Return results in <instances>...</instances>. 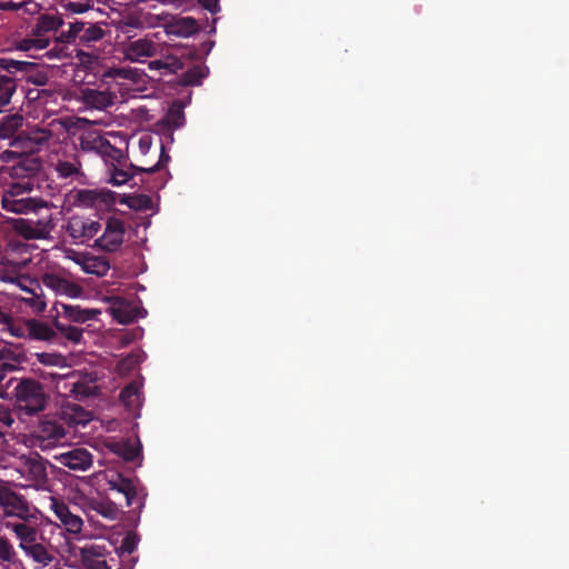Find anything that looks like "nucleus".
Returning <instances> with one entry per match:
<instances>
[{"mask_svg": "<svg viewBox=\"0 0 569 569\" xmlns=\"http://www.w3.org/2000/svg\"><path fill=\"white\" fill-rule=\"evenodd\" d=\"M31 262V252L29 246L19 239H9L3 254L1 257L0 280L6 282L17 283L23 291L31 293L30 298H26L28 302L37 312L46 309L44 300L39 297L32 289L27 288L23 282L29 278H20L19 271L26 268Z\"/></svg>", "mask_w": 569, "mask_h": 569, "instance_id": "1", "label": "nucleus"}, {"mask_svg": "<svg viewBox=\"0 0 569 569\" xmlns=\"http://www.w3.org/2000/svg\"><path fill=\"white\" fill-rule=\"evenodd\" d=\"M139 73L136 69L130 68H109L101 76V82L107 84L103 90L84 88L81 90V101L89 108L97 110H106L117 101V92L122 91V82L119 80L136 81Z\"/></svg>", "mask_w": 569, "mask_h": 569, "instance_id": "2", "label": "nucleus"}, {"mask_svg": "<svg viewBox=\"0 0 569 569\" xmlns=\"http://www.w3.org/2000/svg\"><path fill=\"white\" fill-rule=\"evenodd\" d=\"M30 191V182L12 183L2 196L1 207L17 214H38L40 219L36 222L31 221V224L40 227L39 231H43L47 229L46 226L49 221V203L40 198L26 197L18 199V196L26 194ZM28 223H30V221Z\"/></svg>", "mask_w": 569, "mask_h": 569, "instance_id": "3", "label": "nucleus"}, {"mask_svg": "<svg viewBox=\"0 0 569 569\" xmlns=\"http://www.w3.org/2000/svg\"><path fill=\"white\" fill-rule=\"evenodd\" d=\"M16 406L26 416H33L46 409L48 396L42 385L31 378L20 380L14 387Z\"/></svg>", "mask_w": 569, "mask_h": 569, "instance_id": "4", "label": "nucleus"}, {"mask_svg": "<svg viewBox=\"0 0 569 569\" xmlns=\"http://www.w3.org/2000/svg\"><path fill=\"white\" fill-rule=\"evenodd\" d=\"M0 505L4 508L8 517L16 516L20 519L12 523L14 533H36L34 528L26 523V519L31 516L29 502L4 482H0Z\"/></svg>", "mask_w": 569, "mask_h": 569, "instance_id": "5", "label": "nucleus"}, {"mask_svg": "<svg viewBox=\"0 0 569 569\" xmlns=\"http://www.w3.org/2000/svg\"><path fill=\"white\" fill-rule=\"evenodd\" d=\"M57 389L60 393L73 397L78 401L97 396L99 391L96 373H81L78 371L67 376H59Z\"/></svg>", "mask_w": 569, "mask_h": 569, "instance_id": "6", "label": "nucleus"}, {"mask_svg": "<svg viewBox=\"0 0 569 569\" xmlns=\"http://www.w3.org/2000/svg\"><path fill=\"white\" fill-rule=\"evenodd\" d=\"M26 218H4L0 217V224L6 229H12L17 232L18 236L23 237L24 239H46L49 237L51 230L53 229V219H52V208L49 204V221L46 226V230L39 231L38 226L28 223L29 221H37L39 218L36 213L26 214Z\"/></svg>", "mask_w": 569, "mask_h": 569, "instance_id": "7", "label": "nucleus"}, {"mask_svg": "<svg viewBox=\"0 0 569 569\" xmlns=\"http://www.w3.org/2000/svg\"><path fill=\"white\" fill-rule=\"evenodd\" d=\"M104 37V31L97 24L89 22H70L67 31L62 30L59 41L68 44L91 47Z\"/></svg>", "mask_w": 569, "mask_h": 569, "instance_id": "8", "label": "nucleus"}, {"mask_svg": "<svg viewBox=\"0 0 569 569\" xmlns=\"http://www.w3.org/2000/svg\"><path fill=\"white\" fill-rule=\"evenodd\" d=\"M47 460L40 456L29 457L20 462L18 469L21 477L28 482L24 487L50 491V480L47 472Z\"/></svg>", "mask_w": 569, "mask_h": 569, "instance_id": "9", "label": "nucleus"}, {"mask_svg": "<svg viewBox=\"0 0 569 569\" xmlns=\"http://www.w3.org/2000/svg\"><path fill=\"white\" fill-rule=\"evenodd\" d=\"M34 437L40 447L46 449L60 442L66 437V429L62 417L46 415L34 429Z\"/></svg>", "mask_w": 569, "mask_h": 569, "instance_id": "10", "label": "nucleus"}, {"mask_svg": "<svg viewBox=\"0 0 569 569\" xmlns=\"http://www.w3.org/2000/svg\"><path fill=\"white\" fill-rule=\"evenodd\" d=\"M101 230V223L83 216H72L68 219L66 231L73 243H86Z\"/></svg>", "mask_w": 569, "mask_h": 569, "instance_id": "11", "label": "nucleus"}, {"mask_svg": "<svg viewBox=\"0 0 569 569\" xmlns=\"http://www.w3.org/2000/svg\"><path fill=\"white\" fill-rule=\"evenodd\" d=\"M126 233L124 223L116 217L108 219L104 232L94 241L96 248L106 252H116L123 243Z\"/></svg>", "mask_w": 569, "mask_h": 569, "instance_id": "12", "label": "nucleus"}, {"mask_svg": "<svg viewBox=\"0 0 569 569\" xmlns=\"http://www.w3.org/2000/svg\"><path fill=\"white\" fill-rule=\"evenodd\" d=\"M76 207H110L116 202V193L104 189H79L72 193Z\"/></svg>", "mask_w": 569, "mask_h": 569, "instance_id": "13", "label": "nucleus"}, {"mask_svg": "<svg viewBox=\"0 0 569 569\" xmlns=\"http://www.w3.org/2000/svg\"><path fill=\"white\" fill-rule=\"evenodd\" d=\"M42 283L54 291L57 295H64L69 298H78L82 295L83 289L78 283L69 280L67 277L49 272L42 276Z\"/></svg>", "mask_w": 569, "mask_h": 569, "instance_id": "14", "label": "nucleus"}, {"mask_svg": "<svg viewBox=\"0 0 569 569\" xmlns=\"http://www.w3.org/2000/svg\"><path fill=\"white\" fill-rule=\"evenodd\" d=\"M52 137L51 130L33 127L27 131H21L12 144L21 143L26 151L34 152L48 143Z\"/></svg>", "mask_w": 569, "mask_h": 569, "instance_id": "15", "label": "nucleus"}, {"mask_svg": "<svg viewBox=\"0 0 569 569\" xmlns=\"http://www.w3.org/2000/svg\"><path fill=\"white\" fill-rule=\"evenodd\" d=\"M50 508L66 528V533H81L82 519L72 513L63 501L50 496Z\"/></svg>", "mask_w": 569, "mask_h": 569, "instance_id": "16", "label": "nucleus"}, {"mask_svg": "<svg viewBox=\"0 0 569 569\" xmlns=\"http://www.w3.org/2000/svg\"><path fill=\"white\" fill-rule=\"evenodd\" d=\"M53 309L56 310V317H61L69 320L70 322L84 323L91 319H94L100 311L97 309H86L78 305H67L63 302H56Z\"/></svg>", "mask_w": 569, "mask_h": 569, "instance_id": "17", "label": "nucleus"}, {"mask_svg": "<svg viewBox=\"0 0 569 569\" xmlns=\"http://www.w3.org/2000/svg\"><path fill=\"white\" fill-rule=\"evenodd\" d=\"M107 550L101 546L79 548V558L83 569H111L106 560Z\"/></svg>", "mask_w": 569, "mask_h": 569, "instance_id": "18", "label": "nucleus"}, {"mask_svg": "<svg viewBox=\"0 0 569 569\" xmlns=\"http://www.w3.org/2000/svg\"><path fill=\"white\" fill-rule=\"evenodd\" d=\"M61 465L72 470H87L92 465V455L84 448H76L60 453Z\"/></svg>", "mask_w": 569, "mask_h": 569, "instance_id": "19", "label": "nucleus"}, {"mask_svg": "<svg viewBox=\"0 0 569 569\" xmlns=\"http://www.w3.org/2000/svg\"><path fill=\"white\" fill-rule=\"evenodd\" d=\"M20 538V546L34 561L43 566L52 561V555L47 548L37 541V536H18Z\"/></svg>", "mask_w": 569, "mask_h": 569, "instance_id": "20", "label": "nucleus"}, {"mask_svg": "<svg viewBox=\"0 0 569 569\" xmlns=\"http://www.w3.org/2000/svg\"><path fill=\"white\" fill-rule=\"evenodd\" d=\"M158 49L159 46L149 39H137L128 43L124 53L131 61H141L142 58L156 56Z\"/></svg>", "mask_w": 569, "mask_h": 569, "instance_id": "21", "label": "nucleus"}, {"mask_svg": "<svg viewBox=\"0 0 569 569\" xmlns=\"http://www.w3.org/2000/svg\"><path fill=\"white\" fill-rule=\"evenodd\" d=\"M110 311L112 317L121 325H129L136 320V312L131 303L120 297H113Z\"/></svg>", "mask_w": 569, "mask_h": 569, "instance_id": "22", "label": "nucleus"}, {"mask_svg": "<svg viewBox=\"0 0 569 569\" xmlns=\"http://www.w3.org/2000/svg\"><path fill=\"white\" fill-rule=\"evenodd\" d=\"M198 21L192 17H180L169 24L168 32L178 37H190L199 31Z\"/></svg>", "mask_w": 569, "mask_h": 569, "instance_id": "23", "label": "nucleus"}, {"mask_svg": "<svg viewBox=\"0 0 569 569\" xmlns=\"http://www.w3.org/2000/svg\"><path fill=\"white\" fill-rule=\"evenodd\" d=\"M62 419L69 426H86L92 419L91 412L84 410L79 405H72L64 408Z\"/></svg>", "mask_w": 569, "mask_h": 569, "instance_id": "24", "label": "nucleus"}, {"mask_svg": "<svg viewBox=\"0 0 569 569\" xmlns=\"http://www.w3.org/2000/svg\"><path fill=\"white\" fill-rule=\"evenodd\" d=\"M79 263L86 273L96 274L98 277L106 276L110 269L109 261L103 257H83Z\"/></svg>", "mask_w": 569, "mask_h": 569, "instance_id": "25", "label": "nucleus"}, {"mask_svg": "<svg viewBox=\"0 0 569 569\" xmlns=\"http://www.w3.org/2000/svg\"><path fill=\"white\" fill-rule=\"evenodd\" d=\"M57 337L54 330L46 322L29 319V339L37 341H52Z\"/></svg>", "mask_w": 569, "mask_h": 569, "instance_id": "26", "label": "nucleus"}, {"mask_svg": "<svg viewBox=\"0 0 569 569\" xmlns=\"http://www.w3.org/2000/svg\"><path fill=\"white\" fill-rule=\"evenodd\" d=\"M150 70H157L160 74L177 73L183 69V62L176 56H167L164 59H156L149 62Z\"/></svg>", "mask_w": 569, "mask_h": 569, "instance_id": "27", "label": "nucleus"}, {"mask_svg": "<svg viewBox=\"0 0 569 569\" xmlns=\"http://www.w3.org/2000/svg\"><path fill=\"white\" fill-rule=\"evenodd\" d=\"M207 74L208 68L196 64L179 76L178 83L182 87L200 86Z\"/></svg>", "mask_w": 569, "mask_h": 569, "instance_id": "28", "label": "nucleus"}, {"mask_svg": "<svg viewBox=\"0 0 569 569\" xmlns=\"http://www.w3.org/2000/svg\"><path fill=\"white\" fill-rule=\"evenodd\" d=\"M107 140L108 139L103 136L89 132L80 137L79 144L82 151L96 152L100 156L106 147Z\"/></svg>", "mask_w": 569, "mask_h": 569, "instance_id": "29", "label": "nucleus"}, {"mask_svg": "<svg viewBox=\"0 0 569 569\" xmlns=\"http://www.w3.org/2000/svg\"><path fill=\"white\" fill-rule=\"evenodd\" d=\"M23 117L20 113H11L0 119V137L10 138L23 126Z\"/></svg>", "mask_w": 569, "mask_h": 569, "instance_id": "30", "label": "nucleus"}, {"mask_svg": "<svg viewBox=\"0 0 569 569\" xmlns=\"http://www.w3.org/2000/svg\"><path fill=\"white\" fill-rule=\"evenodd\" d=\"M17 359L11 350L6 348L0 350V396L3 393V380L8 372L16 370Z\"/></svg>", "mask_w": 569, "mask_h": 569, "instance_id": "31", "label": "nucleus"}, {"mask_svg": "<svg viewBox=\"0 0 569 569\" xmlns=\"http://www.w3.org/2000/svg\"><path fill=\"white\" fill-rule=\"evenodd\" d=\"M127 162H122L121 166L116 164L109 168L110 173V182L113 186H122L127 183L136 173L139 171L129 167V170H126ZM130 166H133L132 163Z\"/></svg>", "mask_w": 569, "mask_h": 569, "instance_id": "32", "label": "nucleus"}, {"mask_svg": "<svg viewBox=\"0 0 569 569\" xmlns=\"http://www.w3.org/2000/svg\"><path fill=\"white\" fill-rule=\"evenodd\" d=\"M100 157L109 168L116 164L121 166L122 162H127V158L122 150L112 146L109 140H107L106 147L102 153H100Z\"/></svg>", "mask_w": 569, "mask_h": 569, "instance_id": "33", "label": "nucleus"}, {"mask_svg": "<svg viewBox=\"0 0 569 569\" xmlns=\"http://www.w3.org/2000/svg\"><path fill=\"white\" fill-rule=\"evenodd\" d=\"M81 167V162L78 159H73L72 161L60 160L56 164V171L60 178H73L82 174Z\"/></svg>", "mask_w": 569, "mask_h": 569, "instance_id": "34", "label": "nucleus"}, {"mask_svg": "<svg viewBox=\"0 0 569 569\" xmlns=\"http://www.w3.org/2000/svg\"><path fill=\"white\" fill-rule=\"evenodd\" d=\"M53 326L67 340L73 343H78L81 341L83 335L82 329L68 323H63L58 318H54Z\"/></svg>", "mask_w": 569, "mask_h": 569, "instance_id": "35", "label": "nucleus"}, {"mask_svg": "<svg viewBox=\"0 0 569 569\" xmlns=\"http://www.w3.org/2000/svg\"><path fill=\"white\" fill-rule=\"evenodd\" d=\"M163 122L172 129H178L184 123V112L181 104H172L163 118Z\"/></svg>", "mask_w": 569, "mask_h": 569, "instance_id": "36", "label": "nucleus"}, {"mask_svg": "<svg viewBox=\"0 0 569 569\" xmlns=\"http://www.w3.org/2000/svg\"><path fill=\"white\" fill-rule=\"evenodd\" d=\"M112 488L123 493L128 506H131L137 497V491L133 482L130 479L119 477L118 481L111 482Z\"/></svg>", "mask_w": 569, "mask_h": 569, "instance_id": "37", "label": "nucleus"}, {"mask_svg": "<svg viewBox=\"0 0 569 569\" xmlns=\"http://www.w3.org/2000/svg\"><path fill=\"white\" fill-rule=\"evenodd\" d=\"M63 26V19L53 14H42L37 23L38 32L57 31Z\"/></svg>", "mask_w": 569, "mask_h": 569, "instance_id": "38", "label": "nucleus"}, {"mask_svg": "<svg viewBox=\"0 0 569 569\" xmlns=\"http://www.w3.org/2000/svg\"><path fill=\"white\" fill-rule=\"evenodd\" d=\"M92 510H94L97 513L101 515L103 518L113 520L117 518L119 510L116 507L114 503L110 501H92L91 503Z\"/></svg>", "mask_w": 569, "mask_h": 569, "instance_id": "39", "label": "nucleus"}, {"mask_svg": "<svg viewBox=\"0 0 569 569\" xmlns=\"http://www.w3.org/2000/svg\"><path fill=\"white\" fill-rule=\"evenodd\" d=\"M6 330L10 332L11 336L17 338H28L29 339V320L20 322L12 319L9 316L8 323H4Z\"/></svg>", "mask_w": 569, "mask_h": 569, "instance_id": "40", "label": "nucleus"}, {"mask_svg": "<svg viewBox=\"0 0 569 569\" xmlns=\"http://www.w3.org/2000/svg\"><path fill=\"white\" fill-rule=\"evenodd\" d=\"M117 453L126 461H134L140 456V447L134 446L130 441L117 445Z\"/></svg>", "mask_w": 569, "mask_h": 569, "instance_id": "41", "label": "nucleus"}, {"mask_svg": "<svg viewBox=\"0 0 569 569\" xmlns=\"http://www.w3.org/2000/svg\"><path fill=\"white\" fill-rule=\"evenodd\" d=\"M49 46V40L46 38H28L23 39L20 42L19 48L23 51H31V50H43Z\"/></svg>", "mask_w": 569, "mask_h": 569, "instance_id": "42", "label": "nucleus"}, {"mask_svg": "<svg viewBox=\"0 0 569 569\" xmlns=\"http://www.w3.org/2000/svg\"><path fill=\"white\" fill-rule=\"evenodd\" d=\"M139 386L136 382H131L120 391V400L130 406L139 397Z\"/></svg>", "mask_w": 569, "mask_h": 569, "instance_id": "43", "label": "nucleus"}, {"mask_svg": "<svg viewBox=\"0 0 569 569\" xmlns=\"http://www.w3.org/2000/svg\"><path fill=\"white\" fill-rule=\"evenodd\" d=\"M122 202L127 203L129 208L136 210L149 209L151 204V198L146 194H139L134 197H129Z\"/></svg>", "mask_w": 569, "mask_h": 569, "instance_id": "44", "label": "nucleus"}, {"mask_svg": "<svg viewBox=\"0 0 569 569\" xmlns=\"http://www.w3.org/2000/svg\"><path fill=\"white\" fill-rule=\"evenodd\" d=\"M160 150H161V152H160L159 160H158V162L154 166H152L150 168H142V167H138V166H131V168L137 170V171H143V172H147V173H153L156 171H159L170 160V156L168 153H166L163 143L160 144Z\"/></svg>", "mask_w": 569, "mask_h": 569, "instance_id": "45", "label": "nucleus"}, {"mask_svg": "<svg viewBox=\"0 0 569 569\" xmlns=\"http://www.w3.org/2000/svg\"><path fill=\"white\" fill-rule=\"evenodd\" d=\"M37 359L40 363L46 366H59L64 360V358L61 355L49 352L37 353Z\"/></svg>", "mask_w": 569, "mask_h": 569, "instance_id": "46", "label": "nucleus"}, {"mask_svg": "<svg viewBox=\"0 0 569 569\" xmlns=\"http://www.w3.org/2000/svg\"><path fill=\"white\" fill-rule=\"evenodd\" d=\"M139 541V536H124L120 550L122 553H132L137 548Z\"/></svg>", "mask_w": 569, "mask_h": 569, "instance_id": "47", "label": "nucleus"}, {"mask_svg": "<svg viewBox=\"0 0 569 569\" xmlns=\"http://www.w3.org/2000/svg\"><path fill=\"white\" fill-rule=\"evenodd\" d=\"M92 7L91 0H87L86 2L80 1H69L67 3V9L72 13H83L88 11Z\"/></svg>", "mask_w": 569, "mask_h": 569, "instance_id": "48", "label": "nucleus"}, {"mask_svg": "<svg viewBox=\"0 0 569 569\" xmlns=\"http://www.w3.org/2000/svg\"><path fill=\"white\" fill-rule=\"evenodd\" d=\"M11 556L12 546L3 536H0V560L9 561L11 559Z\"/></svg>", "mask_w": 569, "mask_h": 569, "instance_id": "49", "label": "nucleus"}, {"mask_svg": "<svg viewBox=\"0 0 569 569\" xmlns=\"http://www.w3.org/2000/svg\"><path fill=\"white\" fill-rule=\"evenodd\" d=\"M152 146V137L150 134H142L139 138V150L142 154H147Z\"/></svg>", "mask_w": 569, "mask_h": 569, "instance_id": "50", "label": "nucleus"}, {"mask_svg": "<svg viewBox=\"0 0 569 569\" xmlns=\"http://www.w3.org/2000/svg\"><path fill=\"white\" fill-rule=\"evenodd\" d=\"M198 3L211 13H216L220 10L219 0H198Z\"/></svg>", "mask_w": 569, "mask_h": 569, "instance_id": "51", "label": "nucleus"}, {"mask_svg": "<svg viewBox=\"0 0 569 569\" xmlns=\"http://www.w3.org/2000/svg\"><path fill=\"white\" fill-rule=\"evenodd\" d=\"M23 3H17L12 0L3 1L0 3V10H9V11H17L21 9Z\"/></svg>", "mask_w": 569, "mask_h": 569, "instance_id": "52", "label": "nucleus"}, {"mask_svg": "<svg viewBox=\"0 0 569 569\" xmlns=\"http://www.w3.org/2000/svg\"><path fill=\"white\" fill-rule=\"evenodd\" d=\"M0 421L6 423L7 426H11V423L13 422V419L11 418L10 412L2 405H0Z\"/></svg>", "mask_w": 569, "mask_h": 569, "instance_id": "53", "label": "nucleus"}, {"mask_svg": "<svg viewBox=\"0 0 569 569\" xmlns=\"http://www.w3.org/2000/svg\"><path fill=\"white\" fill-rule=\"evenodd\" d=\"M27 196L22 194V196H18V199H21V198H26Z\"/></svg>", "mask_w": 569, "mask_h": 569, "instance_id": "54", "label": "nucleus"}, {"mask_svg": "<svg viewBox=\"0 0 569 569\" xmlns=\"http://www.w3.org/2000/svg\"><path fill=\"white\" fill-rule=\"evenodd\" d=\"M3 254L2 247L0 246V256Z\"/></svg>", "mask_w": 569, "mask_h": 569, "instance_id": "55", "label": "nucleus"}, {"mask_svg": "<svg viewBox=\"0 0 569 569\" xmlns=\"http://www.w3.org/2000/svg\"><path fill=\"white\" fill-rule=\"evenodd\" d=\"M89 537H90V538H93L94 536H93V535H90Z\"/></svg>", "mask_w": 569, "mask_h": 569, "instance_id": "56", "label": "nucleus"}]
</instances>
